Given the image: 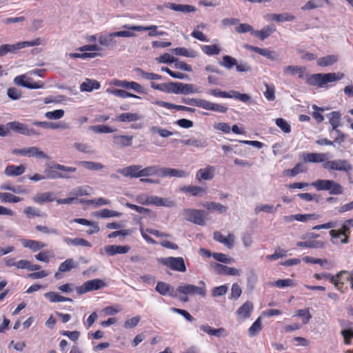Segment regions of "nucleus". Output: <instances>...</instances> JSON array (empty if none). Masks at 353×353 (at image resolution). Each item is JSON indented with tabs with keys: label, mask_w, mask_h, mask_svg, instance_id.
<instances>
[{
	"label": "nucleus",
	"mask_w": 353,
	"mask_h": 353,
	"mask_svg": "<svg viewBox=\"0 0 353 353\" xmlns=\"http://www.w3.org/2000/svg\"><path fill=\"white\" fill-rule=\"evenodd\" d=\"M155 290L161 295L175 296L173 288L164 282L159 281L157 283Z\"/></svg>",
	"instance_id": "nucleus-40"
},
{
	"label": "nucleus",
	"mask_w": 353,
	"mask_h": 353,
	"mask_svg": "<svg viewBox=\"0 0 353 353\" xmlns=\"http://www.w3.org/2000/svg\"><path fill=\"white\" fill-rule=\"evenodd\" d=\"M181 143L183 145H188V146H192L196 148H203L205 147L206 144L205 141H203L201 139L192 137L188 139H183L181 141Z\"/></svg>",
	"instance_id": "nucleus-50"
},
{
	"label": "nucleus",
	"mask_w": 353,
	"mask_h": 353,
	"mask_svg": "<svg viewBox=\"0 0 353 353\" xmlns=\"http://www.w3.org/2000/svg\"><path fill=\"white\" fill-rule=\"evenodd\" d=\"M59 171H63L65 172H75L77 171V168L74 167L65 166L59 163H54L48 167L45 170L44 172L46 174L47 179H57L65 176L64 175L61 174V172Z\"/></svg>",
	"instance_id": "nucleus-6"
},
{
	"label": "nucleus",
	"mask_w": 353,
	"mask_h": 353,
	"mask_svg": "<svg viewBox=\"0 0 353 353\" xmlns=\"http://www.w3.org/2000/svg\"><path fill=\"white\" fill-rule=\"evenodd\" d=\"M325 243L323 241H299L296 243L298 247L307 248H316L322 249L325 247Z\"/></svg>",
	"instance_id": "nucleus-44"
},
{
	"label": "nucleus",
	"mask_w": 353,
	"mask_h": 353,
	"mask_svg": "<svg viewBox=\"0 0 353 353\" xmlns=\"http://www.w3.org/2000/svg\"><path fill=\"white\" fill-rule=\"evenodd\" d=\"M253 310V303L249 301H247L236 310V314L239 319L245 320L251 316Z\"/></svg>",
	"instance_id": "nucleus-23"
},
{
	"label": "nucleus",
	"mask_w": 353,
	"mask_h": 353,
	"mask_svg": "<svg viewBox=\"0 0 353 353\" xmlns=\"http://www.w3.org/2000/svg\"><path fill=\"white\" fill-rule=\"evenodd\" d=\"M264 85L265 87V91H264L263 94L267 100L270 101H272L275 99V87L273 85H268L265 83Z\"/></svg>",
	"instance_id": "nucleus-62"
},
{
	"label": "nucleus",
	"mask_w": 353,
	"mask_h": 353,
	"mask_svg": "<svg viewBox=\"0 0 353 353\" xmlns=\"http://www.w3.org/2000/svg\"><path fill=\"white\" fill-rule=\"evenodd\" d=\"M172 52L177 56H183L185 57H196V52L194 51H190L185 48H176L172 49Z\"/></svg>",
	"instance_id": "nucleus-63"
},
{
	"label": "nucleus",
	"mask_w": 353,
	"mask_h": 353,
	"mask_svg": "<svg viewBox=\"0 0 353 353\" xmlns=\"http://www.w3.org/2000/svg\"><path fill=\"white\" fill-rule=\"evenodd\" d=\"M214 239L216 241H218L221 243H223L224 245H225L228 248H233L234 244V241H235V236L234 234H229L227 236H224L219 232H214Z\"/></svg>",
	"instance_id": "nucleus-26"
},
{
	"label": "nucleus",
	"mask_w": 353,
	"mask_h": 353,
	"mask_svg": "<svg viewBox=\"0 0 353 353\" xmlns=\"http://www.w3.org/2000/svg\"><path fill=\"white\" fill-rule=\"evenodd\" d=\"M80 164L85 169L90 170H102L104 168V165L98 162L94 161H81Z\"/></svg>",
	"instance_id": "nucleus-60"
},
{
	"label": "nucleus",
	"mask_w": 353,
	"mask_h": 353,
	"mask_svg": "<svg viewBox=\"0 0 353 353\" xmlns=\"http://www.w3.org/2000/svg\"><path fill=\"white\" fill-rule=\"evenodd\" d=\"M294 18V16L290 13L270 14L268 15V20L276 21L278 22L292 21Z\"/></svg>",
	"instance_id": "nucleus-46"
},
{
	"label": "nucleus",
	"mask_w": 353,
	"mask_h": 353,
	"mask_svg": "<svg viewBox=\"0 0 353 353\" xmlns=\"http://www.w3.org/2000/svg\"><path fill=\"white\" fill-rule=\"evenodd\" d=\"M86 283L89 292L99 290L105 285V283L101 279L90 280L86 281Z\"/></svg>",
	"instance_id": "nucleus-57"
},
{
	"label": "nucleus",
	"mask_w": 353,
	"mask_h": 353,
	"mask_svg": "<svg viewBox=\"0 0 353 353\" xmlns=\"http://www.w3.org/2000/svg\"><path fill=\"white\" fill-rule=\"evenodd\" d=\"M305 68L299 65H287L283 68V74L286 76L299 75L301 79L305 78Z\"/></svg>",
	"instance_id": "nucleus-25"
},
{
	"label": "nucleus",
	"mask_w": 353,
	"mask_h": 353,
	"mask_svg": "<svg viewBox=\"0 0 353 353\" xmlns=\"http://www.w3.org/2000/svg\"><path fill=\"white\" fill-rule=\"evenodd\" d=\"M22 197L15 196L8 192H0V201L1 203H18L23 201Z\"/></svg>",
	"instance_id": "nucleus-51"
},
{
	"label": "nucleus",
	"mask_w": 353,
	"mask_h": 353,
	"mask_svg": "<svg viewBox=\"0 0 353 353\" xmlns=\"http://www.w3.org/2000/svg\"><path fill=\"white\" fill-rule=\"evenodd\" d=\"M201 50L208 56L217 55L221 52V48L216 44L204 45L201 47Z\"/></svg>",
	"instance_id": "nucleus-53"
},
{
	"label": "nucleus",
	"mask_w": 353,
	"mask_h": 353,
	"mask_svg": "<svg viewBox=\"0 0 353 353\" xmlns=\"http://www.w3.org/2000/svg\"><path fill=\"white\" fill-rule=\"evenodd\" d=\"M324 169L328 171H343L346 173H350L352 170V165L345 159H335L324 162L322 164Z\"/></svg>",
	"instance_id": "nucleus-7"
},
{
	"label": "nucleus",
	"mask_w": 353,
	"mask_h": 353,
	"mask_svg": "<svg viewBox=\"0 0 353 353\" xmlns=\"http://www.w3.org/2000/svg\"><path fill=\"white\" fill-rule=\"evenodd\" d=\"M201 92V89L196 85L181 82H177L176 83V94L188 95L190 94H199Z\"/></svg>",
	"instance_id": "nucleus-18"
},
{
	"label": "nucleus",
	"mask_w": 353,
	"mask_h": 353,
	"mask_svg": "<svg viewBox=\"0 0 353 353\" xmlns=\"http://www.w3.org/2000/svg\"><path fill=\"white\" fill-rule=\"evenodd\" d=\"M150 205L172 208L175 206V203L173 200L169 198H161L157 196H150Z\"/></svg>",
	"instance_id": "nucleus-30"
},
{
	"label": "nucleus",
	"mask_w": 353,
	"mask_h": 353,
	"mask_svg": "<svg viewBox=\"0 0 353 353\" xmlns=\"http://www.w3.org/2000/svg\"><path fill=\"white\" fill-rule=\"evenodd\" d=\"M159 263L169 268L172 270L184 272L186 271L184 259L182 257H165L158 259Z\"/></svg>",
	"instance_id": "nucleus-8"
},
{
	"label": "nucleus",
	"mask_w": 353,
	"mask_h": 353,
	"mask_svg": "<svg viewBox=\"0 0 353 353\" xmlns=\"http://www.w3.org/2000/svg\"><path fill=\"white\" fill-rule=\"evenodd\" d=\"M209 212H217L219 214L225 213L228 208L219 203L216 202H206L203 205Z\"/></svg>",
	"instance_id": "nucleus-43"
},
{
	"label": "nucleus",
	"mask_w": 353,
	"mask_h": 353,
	"mask_svg": "<svg viewBox=\"0 0 353 353\" xmlns=\"http://www.w3.org/2000/svg\"><path fill=\"white\" fill-rule=\"evenodd\" d=\"M12 153L14 155H20L26 157H35L39 159H47L48 156L42 151L39 148L32 146L21 149H14Z\"/></svg>",
	"instance_id": "nucleus-9"
},
{
	"label": "nucleus",
	"mask_w": 353,
	"mask_h": 353,
	"mask_svg": "<svg viewBox=\"0 0 353 353\" xmlns=\"http://www.w3.org/2000/svg\"><path fill=\"white\" fill-rule=\"evenodd\" d=\"M134 71L137 74V75L143 79H145V80H161V79H162V77L161 75L153 73V72H145L140 68H135Z\"/></svg>",
	"instance_id": "nucleus-48"
},
{
	"label": "nucleus",
	"mask_w": 353,
	"mask_h": 353,
	"mask_svg": "<svg viewBox=\"0 0 353 353\" xmlns=\"http://www.w3.org/2000/svg\"><path fill=\"white\" fill-rule=\"evenodd\" d=\"M110 85L121 87L127 90H132L138 93H144L143 87L135 81H128L126 80H119L114 79L110 81Z\"/></svg>",
	"instance_id": "nucleus-14"
},
{
	"label": "nucleus",
	"mask_w": 353,
	"mask_h": 353,
	"mask_svg": "<svg viewBox=\"0 0 353 353\" xmlns=\"http://www.w3.org/2000/svg\"><path fill=\"white\" fill-rule=\"evenodd\" d=\"M180 190L194 196H202L206 192L205 188L197 185H186L181 188Z\"/></svg>",
	"instance_id": "nucleus-35"
},
{
	"label": "nucleus",
	"mask_w": 353,
	"mask_h": 353,
	"mask_svg": "<svg viewBox=\"0 0 353 353\" xmlns=\"http://www.w3.org/2000/svg\"><path fill=\"white\" fill-rule=\"evenodd\" d=\"M261 212L266 213H275L276 212V207L269 204H259L257 205L254 208V213L256 214H259Z\"/></svg>",
	"instance_id": "nucleus-55"
},
{
	"label": "nucleus",
	"mask_w": 353,
	"mask_h": 353,
	"mask_svg": "<svg viewBox=\"0 0 353 353\" xmlns=\"http://www.w3.org/2000/svg\"><path fill=\"white\" fill-rule=\"evenodd\" d=\"M196 107L221 113L226 112L228 110V108L221 104L214 103L202 99H198Z\"/></svg>",
	"instance_id": "nucleus-17"
},
{
	"label": "nucleus",
	"mask_w": 353,
	"mask_h": 353,
	"mask_svg": "<svg viewBox=\"0 0 353 353\" xmlns=\"http://www.w3.org/2000/svg\"><path fill=\"white\" fill-rule=\"evenodd\" d=\"M117 172L125 177L140 178L141 172V165H132L125 168L119 169Z\"/></svg>",
	"instance_id": "nucleus-22"
},
{
	"label": "nucleus",
	"mask_w": 353,
	"mask_h": 353,
	"mask_svg": "<svg viewBox=\"0 0 353 353\" xmlns=\"http://www.w3.org/2000/svg\"><path fill=\"white\" fill-rule=\"evenodd\" d=\"M92 188L90 186H79L72 190L69 193V196H73L74 199L77 196L90 195L92 193Z\"/></svg>",
	"instance_id": "nucleus-45"
},
{
	"label": "nucleus",
	"mask_w": 353,
	"mask_h": 353,
	"mask_svg": "<svg viewBox=\"0 0 353 353\" xmlns=\"http://www.w3.org/2000/svg\"><path fill=\"white\" fill-rule=\"evenodd\" d=\"M43 296L51 303L72 302L70 298L63 296L54 292H46Z\"/></svg>",
	"instance_id": "nucleus-42"
},
{
	"label": "nucleus",
	"mask_w": 353,
	"mask_h": 353,
	"mask_svg": "<svg viewBox=\"0 0 353 353\" xmlns=\"http://www.w3.org/2000/svg\"><path fill=\"white\" fill-rule=\"evenodd\" d=\"M317 190H327L331 194L342 193V187L340 184L332 180L319 179L311 183Z\"/></svg>",
	"instance_id": "nucleus-3"
},
{
	"label": "nucleus",
	"mask_w": 353,
	"mask_h": 353,
	"mask_svg": "<svg viewBox=\"0 0 353 353\" xmlns=\"http://www.w3.org/2000/svg\"><path fill=\"white\" fill-rule=\"evenodd\" d=\"M77 267L78 263H77L73 259L70 258L61 263L58 270L60 272H66L70 271L72 269L77 268Z\"/></svg>",
	"instance_id": "nucleus-47"
},
{
	"label": "nucleus",
	"mask_w": 353,
	"mask_h": 353,
	"mask_svg": "<svg viewBox=\"0 0 353 353\" xmlns=\"http://www.w3.org/2000/svg\"><path fill=\"white\" fill-rule=\"evenodd\" d=\"M165 6L167 8L182 13L194 12L196 10V8L194 6L188 4H176L174 3H167Z\"/></svg>",
	"instance_id": "nucleus-27"
},
{
	"label": "nucleus",
	"mask_w": 353,
	"mask_h": 353,
	"mask_svg": "<svg viewBox=\"0 0 353 353\" xmlns=\"http://www.w3.org/2000/svg\"><path fill=\"white\" fill-rule=\"evenodd\" d=\"M330 282L333 283L337 290H340V285L350 283L352 285V276L350 272L341 271L336 276L330 277Z\"/></svg>",
	"instance_id": "nucleus-15"
},
{
	"label": "nucleus",
	"mask_w": 353,
	"mask_h": 353,
	"mask_svg": "<svg viewBox=\"0 0 353 353\" xmlns=\"http://www.w3.org/2000/svg\"><path fill=\"white\" fill-rule=\"evenodd\" d=\"M352 228H353V219L345 220L340 229L331 230L329 233L332 237V243L333 244H338L339 242L343 244L348 243Z\"/></svg>",
	"instance_id": "nucleus-2"
},
{
	"label": "nucleus",
	"mask_w": 353,
	"mask_h": 353,
	"mask_svg": "<svg viewBox=\"0 0 353 353\" xmlns=\"http://www.w3.org/2000/svg\"><path fill=\"white\" fill-rule=\"evenodd\" d=\"M219 64L225 68L230 70L233 66L237 65V61L231 56L224 55L222 58V61L219 62Z\"/></svg>",
	"instance_id": "nucleus-56"
},
{
	"label": "nucleus",
	"mask_w": 353,
	"mask_h": 353,
	"mask_svg": "<svg viewBox=\"0 0 353 353\" xmlns=\"http://www.w3.org/2000/svg\"><path fill=\"white\" fill-rule=\"evenodd\" d=\"M105 252L110 255L113 256L117 254H126L128 253L130 248L128 245H107L105 247Z\"/></svg>",
	"instance_id": "nucleus-31"
},
{
	"label": "nucleus",
	"mask_w": 353,
	"mask_h": 353,
	"mask_svg": "<svg viewBox=\"0 0 353 353\" xmlns=\"http://www.w3.org/2000/svg\"><path fill=\"white\" fill-rule=\"evenodd\" d=\"M176 83L177 82L161 83V91L176 94Z\"/></svg>",
	"instance_id": "nucleus-64"
},
{
	"label": "nucleus",
	"mask_w": 353,
	"mask_h": 353,
	"mask_svg": "<svg viewBox=\"0 0 353 353\" xmlns=\"http://www.w3.org/2000/svg\"><path fill=\"white\" fill-rule=\"evenodd\" d=\"M26 170V167L24 165H8L5 170L4 173L6 175L8 176H18L24 173Z\"/></svg>",
	"instance_id": "nucleus-34"
},
{
	"label": "nucleus",
	"mask_w": 353,
	"mask_h": 353,
	"mask_svg": "<svg viewBox=\"0 0 353 353\" xmlns=\"http://www.w3.org/2000/svg\"><path fill=\"white\" fill-rule=\"evenodd\" d=\"M141 119V117L137 113L125 112L117 116L115 120L121 122H134Z\"/></svg>",
	"instance_id": "nucleus-39"
},
{
	"label": "nucleus",
	"mask_w": 353,
	"mask_h": 353,
	"mask_svg": "<svg viewBox=\"0 0 353 353\" xmlns=\"http://www.w3.org/2000/svg\"><path fill=\"white\" fill-rule=\"evenodd\" d=\"M6 129L11 130L23 135L32 136L39 135V134L33 128H28L26 125L18 121L9 122L6 125Z\"/></svg>",
	"instance_id": "nucleus-12"
},
{
	"label": "nucleus",
	"mask_w": 353,
	"mask_h": 353,
	"mask_svg": "<svg viewBox=\"0 0 353 353\" xmlns=\"http://www.w3.org/2000/svg\"><path fill=\"white\" fill-rule=\"evenodd\" d=\"M199 327L201 331L211 336H219L221 334L225 332V329L223 327L214 329L208 325H201Z\"/></svg>",
	"instance_id": "nucleus-54"
},
{
	"label": "nucleus",
	"mask_w": 353,
	"mask_h": 353,
	"mask_svg": "<svg viewBox=\"0 0 353 353\" xmlns=\"http://www.w3.org/2000/svg\"><path fill=\"white\" fill-rule=\"evenodd\" d=\"M216 168L214 165H207L204 168L199 169L195 174V180L201 182L203 181H212L216 175Z\"/></svg>",
	"instance_id": "nucleus-13"
},
{
	"label": "nucleus",
	"mask_w": 353,
	"mask_h": 353,
	"mask_svg": "<svg viewBox=\"0 0 353 353\" xmlns=\"http://www.w3.org/2000/svg\"><path fill=\"white\" fill-rule=\"evenodd\" d=\"M245 48L249 50L257 52L261 56H263L272 61H276L279 59V54L276 52L270 50L268 48H260L259 47H255L250 45H246L245 46Z\"/></svg>",
	"instance_id": "nucleus-19"
},
{
	"label": "nucleus",
	"mask_w": 353,
	"mask_h": 353,
	"mask_svg": "<svg viewBox=\"0 0 353 353\" xmlns=\"http://www.w3.org/2000/svg\"><path fill=\"white\" fill-rule=\"evenodd\" d=\"M23 213L28 219L42 216L41 212L39 209L32 206L26 207L23 210Z\"/></svg>",
	"instance_id": "nucleus-58"
},
{
	"label": "nucleus",
	"mask_w": 353,
	"mask_h": 353,
	"mask_svg": "<svg viewBox=\"0 0 353 353\" xmlns=\"http://www.w3.org/2000/svg\"><path fill=\"white\" fill-rule=\"evenodd\" d=\"M106 92L110 94H112L115 97L122 98V99H126V98H134V99H141V97L138 95H136L134 94L128 92L125 90H121V89H115L112 88H108L106 90Z\"/></svg>",
	"instance_id": "nucleus-33"
},
{
	"label": "nucleus",
	"mask_w": 353,
	"mask_h": 353,
	"mask_svg": "<svg viewBox=\"0 0 353 353\" xmlns=\"http://www.w3.org/2000/svg\"><path fill=\"white\" fill-rule=\"evenodd\" d=\"M158 176L161 177V167L156 165H151L145 168L141 165V181L143 183H154L156 181L149 177Z\"/></svg>",
	"instance_id": "nucleus-10"
},
{
	"label": "nucleus",
	"mask_w": 353,
	"mask_h": 353,
	"mask_svg": "<svg viewBox=\"0 0 353 353\" xmlns=\"http://www.w3.org/2000/svg\"><path fill=\"white\" fill-rule=\"evenodd\" d=\"M211 266L216 273L220 274L239 276L242 274V271L241 270L232 267H228L218 263H212Z\"/></svg>",
	"instance_id": "nucleus-16"
},
{
	"label": "nucleus",
	"mask_w": 353,
	"mask_h": 353,
	"mask_svg": "<svg viewBox=\"0 0 353 353\" xmlns=\"http://www.w3.org/2000/svg\"><path fill=\"white\" fill-rule=\"evenodd\" d=\"M303 160L306 163H324L328 159V154L307 152L302 155Z\"/></svg>",
	"instance_id": "nucleus-21"
},
{
	"label": "nucleus",
	"mask_w": 353,
	"mask_h": 353,
	"mask_svg": "<svg viewBox=\"0 0 353 353\" xmlns=\"http://www.w3.org/2000/svg\"><path fill=\"white\" fill-rule=\"evenodd\" d=\"M21 244L24 248H27L33 252L39 251L46 247V244L41 241L30 240V239H21Z\"/></svg>",
	"instance_id": "nucleus-32"
},
{
	"label": "nucleus",
	"mask_w": 353,
	"mask_h": 353,
	"mask_svg": "<svg viewBox=\"0 0 353 353\" xmlns=\"http://www.w3.org/2000/svg\"><path fill=\"white\" fill-rule=\"evenodd\" d=\"M295 316L301 317L302 322L303 324L307 323L312 318V315L310 314V308H305L296 310Z\"/></svg>",
	"instance_id": "nucleus-61"
},
{
	"label": "nucleus",
	"mask_w": 353,
	"mask_h": 353,
	"mask_svg": "<svg viewBox=\"0 0 353 353\" xmlns=\"http://www.w3.org/2000/svg\"><path fill=\"white\" fill-rule=\"evenodd\" d=\"M183 215L186 221L199 225H205L207 221V214L205 211L197 209H185Z\"/></svg>",
	"instance_id": "nucleus-5"
},
{
	"label": "nucleus",
	"mask_w": 353,
	"mask_h": 353,
	"mask_svg": "<svg viewBox=\"0 0 353 353\" xmlns=\"http://www.w3.org/2000/svg\"><path fill=\"white\" fill-rule=\"evenodd\" d=\"M113 143L119 147H128L132 144L133 137L127 135H114Z\"/></svg>",
	"instance_id": "nucleus-36"
},
{
	"label": "nucleus",
	"mask_w": 353,
	"mask_h": 353,
	"mask_svg": "<svg viewBox=\"0 0 353 353\" xmlns=\"http://www.w3.org/2000/svg\"><path fill=\"white\" fill-rule=\"evenodd\" d=\"M276 29L273 26H267L262 28L261 30L252 31V35L259 38L261 40H264L268 37L271 34L274 32Z\"/></svg>",
	"instance_id": "nucleus-41"
},
{
	"label": "nucleus",
	"mask_w": 353,
	"mask_h": 353,
	"mask_svg": "<svg viewBox=\"0 0 353 353\" xmlns=\"http://www.w3.org/2000/svg\"><path fill=\"white\" fill-rule=\"evenodd\" d=\"M344 77L343 73H327V74H314L305 76L306 83L312 86L323 87L328 83L341 80Z\"/></svg>",
	"instance_id": "nucleus-1"
},
{
	"label": "nucleus",
	"mask_w": 353,
	"mask_h": 353,
	"mask_svg": "<svg viewBox=\"0 0 353 353\" xmlns=\"http://www.w3.org/2000/svg\"><path fill=\"white\" fill-rule=\"evenodd\" d=\"M56 200L54 194L52 192L37 193L32 197V201L37 204L42 205L45 203L52 202Z\"/></svg>",
	"instance_id": "nucleus-24"
},
{
	"label": "nucleus",
	"mask_w": 353,
	"mask_h": 353,
	"mask_svg": "<svg viewBox=\"0 0 353 353\" xmlns=\"http://www.w3.org/2000/svg\"><path fill=\"white\" fill-rule=\"evenodd\" d=\"M262 319L261 317L259 316L257 319L252 323V325L248 329V334L250 337H254L259 334V333L262 330Z\"/></svg>",
	"instance_id": "nucleus-49"
},
{
	"label": "nucleus",
	"mask_w": 353,
	"mask_h": 353,
	"mask_svg": "<svg viewBox=\"0 0 353 353\" xmlns=\"http://www.w3.org/2000/svg\"><path fill=\"white\" fill-rule=\"evenodd\" d=\"M339 60L336 54H328L317 59V65L321 67H327L332 65Z\"/></svg>",
	"instance_id": "nucleus-38"
},
{
	"label": "nucleus",
	"mask_w": 353,
	"mask_h": 353,
	"mask_svg": "<svg viewBox=\"0 0 353 353\" xmlns=\"http://www.w3.org/2000/svg\"><path fill=\"white\" fill-rule=\"evenodd\" d=\"M100 83L95 79H86L80 85L81 92H92L100 88Z\"/></svg>",
	"instance_id": "nucleus-37"
},
{
	"label": "nucleus",
	"mask_w": 353,
	"mask_h": 353,
	"mask_svg": "<svg viewBox=\"0 0 353 353\" xmlns=\"http://www.w3.org/2000/svg\"><path fill=\"white\" fill-rule=\"evenodd\" d=\"M123 28L125 29L132 30V31H148V37H163L168 35V33L164 31L159 30V27L156 25H150L148 26H129L125 25Z\"/></svg>",
	"instance_id": "nucleus-11"
},
{
	"label": "nucleus",
	"mask_w": 353,
	"mask_h": 353,
	"mask_svg": "<svg viewBox=\"0 0 353 353\" xmlns=\"http://www.w3.org/2000/svg\"><path fill=\"white\" fill-rule=\"evenodd\" d=\"M188 176V173L183 170L161 167V177L185 178Z\"/></svg>",
	"instance_id": "nucleus-20"
},
{
	"label": "nucleus",
	"mask_w": 353,
	"mask_h": 353,
	"mask_svg": "<svg viewBox=\"0 0 353 353\" xmlns=\"http://www.w3.org/2000/svg\"><path fill=\"white\" fill-rule=\"evenodd\" d=\"M117 37L114 32L101 35L99 37V43L106 48H113L117 46V41L114 37Z\"/></svg>",
	"instance_id": "nucleus-29"
},
{
	"label": "nucleus",
	"mask_w": 353,
	"mask_h": 353,
	"mask_svg": "<svg viewBox=\"0 0 353 353\" xmlns=\"http://www.w3.org/2000/svg\"><path fill=\"white\" fill-rule=\"evenodd\" d=\"M328 117L330 123L332 127V130L336 131L337 133H339V130L336 129L340 125L341 121V114L339 112H332L330 113Z\"/></svg>",
	"instance_id": "nucleus-52"
},
{
	"label": "nucleus",
	"mask_w": 353,
	"mask_h": 353,
	"mask_svg": "<svg viewBox=\"0 0 353 353\" xmlns=\"http://www.w3.org/2000/svg\"><path fill=\"white\" fill-rule=\"evenodd\" d=\"M14 82L17 85L30 89H38L42 88V85L38 83H30L29 81V79H28L25 75L16 77L14 79Z\"/></svg>",
	"instance_id": "nucleus-28"
},
{
	"label": "nucleus",
	"mask_w": 353,
	"mask_h": 353,
	"mask_svg": "<svg viewBox=\"0 0 353 353\" xmlns=\"http://www.w3.org/2000/svg\"><path fill=\"white\" fill-rule=\"evenodd\" d=\"M122 213L109 209L101 210L97 214V216L101 218L120 217Z\"/></svg>",
	"instance_id": "nucleus-59"
},
{
	"label": "nucleus",
	"mask_w": 353,
	"mask_h": 353,
	"mask_svg": "<svg viewBox=\"0 0 353 353\" xmlns=\"http://www.w3.org/2000/svg\"><path fill=\"white\" fill-rule=\"evenodd\" d=\"M177 292L184 295H199L204 297L206 294V284L204 281H200L199 285L191 284H183L178 287Z\"/></svg>",
	"instance_id": "nucleus-4"
}]
</instances>
